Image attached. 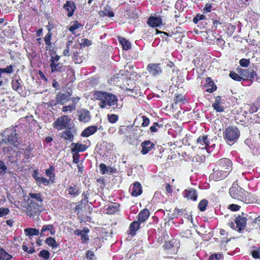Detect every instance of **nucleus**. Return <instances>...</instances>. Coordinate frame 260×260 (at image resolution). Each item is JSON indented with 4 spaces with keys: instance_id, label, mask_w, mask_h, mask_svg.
<instances>
[{
    "instance_id": "1",
    "label": "nucleus",
    "mask_w": 260,
    "mask_h": 260,
    "mask_svg": "<svg viewBox=\"0 0 260 260\" xmlns=\"http://www.w3.org/2000/svg\"><path fill=\"white\" fill-rule=\"evenodd\" d=\"M92 95L96 100L100 101L99 106L104 109L107 106L111 107L117 103V97L107 91L102 90H94L92 91Z\"/></svg>"
},
{
    "instance_id": "2",
    "label": "nucleus",
    "mask_w": 260,
    "mask_h": 260,
    "mask_svg": "<svg viewBox=\"0 0 260 260\" xmlns=\"http://www.w3.org/2000/svg\"><path fill=\"white\" fill-rule=\"evenodd\" d=\"M229 193L233 199L240 200L246 204H252L255 201L254 195L246 191L237 184H233L229 189Z\"/></svg>"
},
{
    "instance_id": "3",
    "label": "nucleus",
    "mask_w": 260,
    "mask_h": 260,
    "mask_svg": "<svg viewBox=\"0 0 260 260\" xmlns=\"http://www.w3.org/2000/svg\"><path fill=\"white\" fill-rule=\"evenodd\" d=\"M240 135V132L236 126H229L223 132V138L229 144L236 143Z\"/></svg>"
},
{
    "instance_id": "4",
    "label": "nucleus",
    "mask_w": 260,
    "mask_h": 260,
    "mask_svg": "<svg viewBox=\"0 0 260 260\" xmlns=\"http://www.w3.org/2000/svg\"><path fill=\"white\" fill-rule=\"evenodd\" d=\"M4 136L5 137V144H11L16 145V143L18 142V134L14 128H7L4 133Z\"/></svg>"
},
{
    "instance_id": "5",
    "label": "nucleus",
    "mask_w": 260,
    "mask_h": 260,
    "mask_svg": "<svg viewBox=\"0 0 260 260\" xmlns=\"http://www.w3.org/2000/svg\"><path fill=\"white\" fill-rule=\"evenodd\" d=\"M71 119L69 117L66 115H63L58 117L53 123V126L57 130H61L67 128L68 126Z\"/></svg>"
},
{
    "instance_id": "6",
    "label": "nucleus",
    "mask_w": 260,
    "mask_h": 260,
    "mask_svg": "<svg viewBox=\"0 0 260 260\" xmlns=\"http://www.w3.org/2000/svg\"><path fill=\"white\" fill-rule=\"evenodd\" d=\"M215 167L222 170L226 171L230 174L233 170V162L229 158H222L216 162Z\"/></svg>"
},
{
    "instance_id": "7",
    "label": "nucleus",
    "mask_w": 260,
    "mask_h": 260,
    "mask_svg": "<svg viewBox=\"0 0 260 260\" xmlns=\"http://www.w3.org/2000/svg\"><path fill=\"white\" fill-rule=\"evenodd\" d=\"M246 221V217L239 216L236 218L235 222H231L229 224L232 229L241 232L245 228Z\"/></svg>"
},
{
    "instance_id": "8",
    "label": "nucleus",
    "mask_w": 260,
    "mask_h": 260,
    "mask_svg": "<svg viewBox=\"0 0 260 260\" xmlns=\"http://www.w3.org/2000/svg\"><path fill=\"white\" fill-rule=\"evenodd\" d=\"M230 174L226 171H223L216 167L213 169V173L210 175V178L217 181L226 178Z\"/></svg>"
},
{
    "instance_id": "9",
    "label": "nucleus",
    "mask_w": 260,
    "mask_h": 260,
    "mask_svg": "<svg viewBox=\"0 0 260 260\" xmlns=\"http://www.w3.org/2000/svg\"><path fill=\"white\" fill-rule=\"evenodd\" d=\"M147 70L150 75L154 77L160 75L162 72L160 63H149L147 66Z\"/></svg>"
},
{
    "instance_id": "10",
    "label": "nucleus",
    "mask_w": 260,
    "mask_h": 260,
    "mask_svg": "<svg viewBox=\"0 0 260 260\" xmlns=\"http://www.w3.org/2000/svg\"><path fill=\"white\" fill-rule=\"evenodd\" d=\"M197 145L199 148L205 149L207 151L209 149L210 141L207 135L203 134L200 136L197 140Z\"/></svg>"
},
{
    "instance_id": "11",
    "label": "nucleus",
    "mask_w": 260,
    "mask_h": 260,
    "mask_svg": "<svg viewBox=\"0 0 260 260\" xmlns=\"http://www.w3.org/2000/svg\"><path fill=\"white\" fill-rule=\"evenodd\" d=\"M77 115L78 120L80 122L86 123L91 119V115L88 110L85 109H81L77 111Z\"/></svg>"
},
{
    "instance_id": "12",
    "label": "nucleus",
    "mask_w": 260,
    "mask_h": 260,
    "mask_svg": "<svg viewBox=\"0 0 260 260\" xmlns=\"http://www.w3.org/2000/svg\"><path fill=\"white\" fill-rule=\"evenodd\" d=\"M72 95V90H68L66 93L59 92L56 96L57 104L63 105L65 103L69 101Z\"/></svg>"
},
{
    "instance_id": "13",
    "label": "nucleus",
    "mask_w": 260,
    "mask_h": 260,
    "mask_svg": "<svg viewBox=\"0 0 260 260\" xmlns=\"http://www.w3.org/2000/svg\"><path fill=\"white\" fill-rule=\"evenodd\" d=\"M240 75L242 76L243 78H244L249 81H253L257 77L256 72L251 69H241Z\"/></svg>"
},
{
    "instance_id": "14",
    "label": "nucleus",
    "mask_w": 260,
    "mask_h": 260,
    "mask_svg": "<svg viewBox=\"0 0 260 260\" xmlns=\"http://www.w3.org/2000/svg\"><path fill=\"white\" fill-rule=\"evenodd\" d=\"M11 86L13 90L18 93L23 92V82L19 77H14L12 78Z\"/></svg>"
},
{
    "instance_id": "15",
    "label": "nucleus",
    "mask_w": 260,
    "mask_h": 260,
    "mask_svg": "<svg viewBox=\"0 0 260 260\" xmlns=\"http://www.w3.org/2000/svg\"><path fill=\"white\" fill-rule=\"evenodd\" d=\"M183 197L187 200H190L193 201H196L198 198V194L195 189L189 188L185 189L182 192Z\"/></svg>"
},
{
    "instance_id": "16",
    "label": "nucleus",
    "mask_w": 260,
    "mask_h": 260,
    "mask_svg": "<svg viewBox=\"0 0 260 260\" xmlns=\"http://www.w3.org/2000/svg\"><path fill=\"white\" fill-rule=\"evenodd\" d=\"M141 146L142 147L141 153L145 155L154 148L155 144L150 140H145L141 143Z\"/></svg>"
},
{
    "instance_id": "17",
    "label": "nucleus",
    "mask_w": 260,
    "mask_h": 260,
    "mask_svg": "<svg viewBox=\"0 0 260 260\" xmlns=\"http://www.w3.org/2000/svg\"><path fill=\"white\" fill-rule=\"evenodd\" d=\"M89 232V230L87 228H84L82 230L77 229L74 231V234L78 236H81V239L82 243H86L88 240V233Z\"/></svg>"
},
{
    "instance_id": "18",
    "label": "nucleus",
    "mask_w": 260,
    "mask_h": 260,
    "mask_svg": "<svg viewBox=\"0 0 260 260\" xmlns=\"http://www.w3.org/2000/svg\"><path fill=\"white\" fill-rule=\"evenodd\" d=\"M63 9L68 11L67 16L69 17L72 16L76 9L75 3L72 1H67L63 5Z\"/></svg>"
},
{
    "instance_id": "19",
    "label": "nucleus",
    "mask_w": 260,
    "mask_h": 260,
    "mask_svg": "<svg viewBox=\"0 0 260 260\" xmlns=\"http://www.w3.org/2000/svg\"><path fill=\"white\" fill-rule=\"evenodd\" d=\"M71 146L72 147L71 149L72 154L84 152L88 148V146L86 145L79 143H72Z\"/></svg>"
},
{
    "instance_id": "20",
    "label": "nucleus",
    "mask_w": 260,
    "mask_h": 260,
    "mask_svg": "<svg viewBox=\"0 0 260 260\" xmlns=\"http://www.w3.org/2000/svg\"><path fill=\"white\" fill-rule=\"evenodd\" d=\"M147 24L152 27H156L162 24V19L160 17L150 16L148 18Z\"/></svg>"
},
{
    "instance_id": "21",
    "label": "nucleus",
    "mask_w": 260,
    "mask_h": 260,
    "mask_svg": "<svg viewBox=\"0 0 260 260\" xmlns=\"http://www.w3.org/2000/svg\"><path fill=\"white\" fill-rule=\"evenodd\" d=\"M51 68V72L52 73L55 72L63 73L66 71L67 67L63 65L62 63H52L50 64Z\"/></svg>"
},
{
    "instance_id": "22",
    "label": "nucleus",
    "mask_w": 260,
    "mask_h": 260,
    "mask_svg": "<svg viewBox=\"0 0 260 260\" xmlns=\"http://www.w3.org/2000/svg\"><path fill=\"white\" fill-rule=\"evenodd\" d=\"M14 64H11L9 66H7L6 68H0V86L3 85V81L2 79L3 74L6 73L8 74H11L14 72Z\"/></svg>"
},
{
    "instance_id": "23",
    "label": "nucleus",
    "mask_w": 260,
    "mask_h": 260,
    "mask_svg": "<svg viewBox=\"0 0 260 260\" xmlns=\"http://www.w3.org/2000/svg\"><path fill=\"white\" fill-rule=\"evenodd\" d=\"M67 190L69 194L74 197L79 196L81 193L80 187L77 184H72L69 186Z\"/></svg>"
},
{
    "instance_id": "24",
    "label": "nucleus",
    "mask_w": 260,
    "mask_h": 260,
    "mask_svg": "<svg viewBox=\"0 0 260 260\" xmlns=\"http://www.w3.org/2000/svg\"><path fill=\"white\" fill-rule=\"evenodd\" d=\"M142 193V186L139 182H136L133 183L132 191H131V195L133 197H138L139 196H140Z\"/></svg>"
},
{
    "instance_id": "25",
    "label": "nucleus",
    "mask_w": 260,
    "mask_h": 260,
    "mask_svg": "<svg viewBox=\"0 0 260 260\" xmlns=\"http://www.w3.org/2000/svg\"><path fill=\"white\" fill-rule=\"evenodd\" d=\"M71 127L67 128V129L60 133V137L66 141L72 142L74 139V136L71 131Z\"/></svg>"
},
{
    "instance_id": "26",
    "label": "nucleus",
    "mask_w": 260,
    "mask_h": 260,
    "mask_svg": "<svg viewBox=\"0 0 260 260\" xmlns=\"http://www.w3.org/2000/svg\"><path fill=\"white\" fill-rule=\"evenodd\" d=\"M97 130L98 127L96 125L88 126L82 131L81 136L83 137H88L95 133Z\"/></svg>"
},
{
    "instance_id": "27",
    "label": "nucleus",
    "mask_w": 260,
    "mask_h": 260,
    "mask_svg": "<svg viewBox=\"0 0 260 260\" xmlns=\"http://www.w3.org/2000/svg\"><path fill=\"white\" fill-rule=\"evenodd\" d=\"M221 96H217L216 97L215 102L212 105V107L217 112H222L224 110V107L221 105Z\"/></svg>"
},
{
    "instance_id": "28",
    "label": "nucleus",
    "mask_w": 260,
    "mask_h": 260,
    "mask_svg": "<svg viewBox=\"0 0 260 260\" xmlns=\"http://www.w3.org/2000/svg\"><path fill=\"white\" fill-rule=\"evenodd\" d=\"M118 40L124 50L127 51L132 48L131 42L123 37H118Z\"/></svg>"
},
{
    "instance_id": "29",
    "label": "nucleus",
    "mask_w": 260,
    "mask_h": 260,
    "mask_svg": "<svg viewBox=\"0 0 260 260\" xmlns=\"http://www.w3.org/2000/svg\"><path fill=\"white\" fill-rule=\"evenodd\" d=\"M29 197L32 200H34V202H37L36 204L38 207L40 206H41V207H42L41 205L42 204L43 199H42V195L41 193L30 192L29 193Z\"/></svg>"
},
{
    "instance_id": "30",
    "label": "nucleus",
    "mask_w": 260,
    "mask_h": 260,
    "mask_svg": "<svg viewBox=\"0 0 260 260\" xmlns=\"http://www.w3.org/2000/svg\"><path fill=\"white\" fill-rule=\"evenodd\" d=\"M140 223L137 221L132 222L129 226L128 233L132 236H134L136 234V232L140 229Z\"/></svg>"
},
{
    "instance_id": "31",
    "label": "nucleus",
    "mask_w": 260,
    "mask_h": 260,
    "mask_svg": "<svg viewBox=\"0 0 260 260\" xmlns=\"http://www.w3.org/2000/svg\"><path fill=\"white\" fill-rule=\"evenodd\" d=\"M46 231H49L51 235H54L55 234L54 226L52 224L44 225L42 226L40 233L41 236H43Z\"/></svg>"
},
{
    "instance_id": "32",
    "label": "nucleus",
    "mask_w": 260,
    "mask_h": 260,
    "mask_svg": "<svg viewBox=\"0 0 260 260\" xmlns=\"http://www.w3.org/2000/svg\"><path fill=\"white\" fill-rule=\"evenodd\" d=\"M82 26V25L81 23H80L78 21L75 20L71 22L68 29L73 35H75V30L80 28Z\"/></svg>"
},
{
    "instance_id": "33",
    "label": "nucleus",
    "mask_w": 260,
    "mask_h": 260,
    "mask_svg": "<svg viewBox=\"0 0 260 260\" xmlns=\"http://www.w3.org/2000/svg\"><path fill=\"white\" fill-rule=\"evenodd\" d=\"M99 14L102 17L108 16L109 17H113L114 16V12L110 10V8L109 6L105 7L103 10L100 11Z\"/></svg>"
},
{
    "instance_id": "34",
    "label": "nucleus",
    "mask_w": 260,
    "mask_h": 260,
    "mask_svg": "<svg viewBox=\"0 0 260 260\" xmlns=\"http://www.w3.org/2000/svg\"><path fill=\"white\" fill-rule=\"evenodd\" d=\"M51 36H52V33L51 32L50 29H49V31L48 33L46 35L45 37H44V41L46 44V50H50L51 47Z\"/></svg>"
},
{
    "instance_id": "35",
    "label": "nucleus",
    "mask_w": 260,
    "mask_h": 260,
    "mask_svg": "<svg viewBox=\"0 0 260 260\" xmlns=\"http://www.w3.org/2000/svg\"><path fill=\"white\" fill-rule=\"evenodd\" d=\"M174 103L176 105L179 104V103H182L183 104L187 102V100L185 96V95H183L181 94H175L174 98Z\"/></svg>"
},
{
    "instance_id": "36",
    "label": "nucleus",
    "mask_w": 260,
    "mask_h": 260,
    "mask_svg": "<svg viewBox=\"0 0 260 260\" xmlns=\"http://www.w3.org/2000/svg\"><path fill=\"white\" fill-rule=\"evenodd\" d=\"M45 243L50 247H52V249H56L58 246V244L57 243L55 240L51 237L47 238L45 240Z\"/></svg>"
},
{
    "instance_id": "37",
    "label": "nucleus",
    "mask_w": 260,
    "mask_h": 260,
    "mask_svg": "<svg viewBox=\"0 0 260 260\" xmlns=\"http://www.w3.org/2000/svg\"><path fill=\"white\" fill-rule=\"evenodd\" d=\"M206 82L208 83V85L211 87L208 88L206 91L209 93H212L215 91L217 89L216 85L215 84L214 82L211 80V78L208 77L206 79Z\"/></svg>"
},
{
    "instance_id": "38",
    "label": "nucleus",
    "mask_w": 260,
    "mask_h": 260,
    "mask_svg": "<svg viewBox=\"0 0 260 260\" xmlns=\"http://www.w3.org/2000/svg\"><path fill=\"white\" fill-rule=\"evenodd\" d=\"M24 233L26 236H37L39 234V230L35 228H26L24 230Z\"/></svg>"
},
{
    "instance_id": "39",
    "label": "nucleus",
    "mask_w": 260,
    "mask_h": 260,
    "mask_svg": "<svg viewBox=\"0 0 260 260\" xmlns=\"http://www.w3.org/2000/svg\"><path fill=\"white\" fill-rule=\"evenodd\" d=\"M185 7V3L182 0H178L176 1L175 5V8L179 11V13L183 11Z\"/></svg>"
},
{
    "instance_id": "40",
    "label": "nucleus",
    "mask_w": 260,
    "mask_h": 260,
    "mask_svg": "<svg viewBox=\"0 0 260 260\" xmlns=\"http://www.w3.org/2000/svg\"><path fill=\"white\" fill-rule=\"evenodd\" d=\"M12 256L7 253L4 249L0 248V260H10Z\"/></svg>"
},
{
    "instance_id": "41",
    "label": "nucleus",
    "mask_w": 260,
    "mask_h": 260,
    "mask_svg": "<svg viewBox=\"0 0 260 260\" xmlns=\"http://www.w3.org/2000/svg\"><path fill=\"white\" fill-rule=\"evenodd\" d=\"M150 212H139L138 217V222H144L149 216Z\"/></svg>"
},
{
    "instance_id": "42",
    "label": "nucleus",
    "mask_w": 260,
    "mask_h": 260,
    "mask_svg": "<svg viewBox=\"0 0 260 260\" xmlns=\"http://www.w3.org/2000/svg\"><path fill=\"white\" fill-rule=\"evenodd\" d=\"M164 219L166 220H170L174 219L178 215H179V212H164Z\"/></svg>"
},
{
    "instance_id": "43",
    "label": "nucleus",
    "mask_w": 260,
    "mask_h": 260,
    "mask_svg": "<svg viewBox=\"0 0 260 260\" xmlns=\"http://www.w3.org/2000/svg\"><path fill=\"white\" fill-rule=\"evenodd\" d=\"M208 205V201L206 199H203L199 202L198 208L200 211H204Z\"/></svg>"
},
{
    "instance_id": "44",
    "label": "nucleus",
    "mask_w": 260,
    "mask_h": 260,
    "mask_svg": "<svg viewBox=\"0 0 260 260\" xmlns=\"http://www.w3.org/2000/svg\"><path fill=\"white\" fill-rule=\"evenodd\" d=\"M220 205L217 202H210L208 205V208L210 210H214V211H217L220 210Z\"/></svg>"
},
{
    "instance_id": "45",
    "label": "nucleus",
    "mask_w": 260,
    "mask_h": 260,
    "mask_svg": "<svg viewBox=\"0 0 260 260\" xmlns=\"http://www.w3.org/2000/svg\"><path fill=\"white\" fill-rule=\"evenodd\" d=\"M76 106L75 104H72L71 105L63 106L62 108V111L64 113H67L68 112H72L76 110Z\"/></svg>"
},
{
    "instance_id": "46",
    "label": "nucleus",
    "mask_w": 260,
    "mask_h": 260,
    "mask_svg": "<svg viewBox=\"0 0 260 260\" xmlns=\"http://www.w3.org/2000/svg\"><path fill=\"white\" fill-rule=\"evenodd\" d=\"M37 179L38 180L36 183L39 186H40L41 184H43L45 186H47L49 184V180L46 178L41 177L40 178H37Z\"/></svg>"
},
{
    "instance_id": "47",
    "label": "nucleus",
    "mask_w": 260,
    "mask_h": 260,
    "mask_svg": "<svg viewBox=\"0 0 260 260\" xmlns=\"http://www.w3.org/2000/svg\"><path fill=\"white\" fill-rule=\"evenodd\" d=\"M251 254L254 258L260 259V247H253L251 251Z\"/></svg>"
},
{
    "instance_id": "48",
    "label": "nucleus",
    "mask_w": 260,
    "mask_h": 260,
    "mask_svg": "<svg viewBox=\"0 0 260 260\" xmlns=\"http://www.w3.org/2000/svg\"><path fill=\"white\" fill-rule=\"evenodd\" d=\"M162 124H159L158 122H155L150 127V130L151 133H154L157 132L159 128H162Z\"/></svg>"
},
{
    "instance_id": "49",
    "label": "nucleus",
    "mask_w": 260,
    "mask_h": 260,
    "mask_svg": "<svg viewBox=\"0 0 260 260\" xmlns=\"http://www.w3.org/2000/svg\"><path fill=\"white\" fill-rule=\"evenodd\" d=\"M39 256L44 260H48L50 257V253L47 250H42L39 252Z\"/></svg>"
},
{
    "instance_id": "50",
    "label": "nucleus",
    "mask_w": 260,
    "mask_h": 260,
    "mask_svg": "<svg viewBox=\"0 0 260 260\" xmlns=\"http://www.w3.org/2000/svg\"><path fill=\"white\" fill-rule=\"evenodd\" d=\"M229 76L232 79L237 81H241L243 79L242 76L241 77L234 71H231L230 73Z\"/></svg>"
},
{
    "instance_id": "51",
    "label": "nucleus",
    "mask_w": 260,
    "mask_h": 260,
    "mask_svg": "<svg viewBox=\"0 0 260 260\" xmlns=\"http://www.w3.org/2000/svg\"><path fill=\"white\" fill-rule=\"evenodd\" d=\"M119 117L117 115L112 114L111 115H108V121L111 123H115L118 120Z\"/></svg>"
},
{
    "instance_id": "52",
    "label": "nucleus",
    "mask_w": 260,
    "mask_h": 260,
    "mask_svg": "<svg viewBox=\"0 0 260 260\" xmlns=\"http://www.w3.org/2000/svg\"><path fill=\"white\" fill-rule=\"evenodd\" d=\"M119 207V204L117 203H112L108 206L107 209L111 211H118Z\"/></svg>"
},
{
    "instance_id": "53",
    "label": "nucleus",
    "mask_w": 260,
    "mask_h": 260,
    "mask_svg": "<svg viewBox=\"0 0 260 260\" xmlns=\"http://www.w3.org/2000/svg\"><path fill=\"white\" fill-rule=\"evenodd\" d=\"M222 255L220 253H214L211 254L208 260H222Z\"/></svg>"
},
{
    "instance_id": "54",
    "label": "nucleus",
    "mask_w": 260,
    "mask_h": 260,
    "mask_svg": "<svg viewBox=\"0 0 260 260\" xmlns=\"http://www.w3.org/2000/svg\"><path fill=\"white\" fill-rule=\"evenodd\" d=\"M239 64L242 67H247L250 64V60L242 58L239 61Z\"/></svg>"
},
{
    "instance_id": "55",
    "label": "nucleus",
    "mask_w": 260,
    "mask_h": 260,
    "mask_svg": "<svg viewBox=\"0 0 260 260\" xmlns=\"http://www.w3.org/2000/svg\"><path fill=\"white\" fill-rule=\"evenodd\" d=\"M54 170V167L52 166H51L49 169H46L45 171L46 175L49 177L50 179H51L52 177H54V175L52 173Z\"/></svg>"
},
{
    "instance_id": "56",
    "label": "nucleus",
    "mask_w": 260,
    "mask_h": 260,
    "mask_svg": "<svg viewBox=\"0 0 260 260\" xmlns=\"http://www.w3.org/2000/svg\"><path fill=\"white\" fill-rule=\"evenodd\" d=\"M89 196V192L88 191H84L82 193V197H83L81 200L82 204H86L88 202V199Z\"/></svg>"
},
{
    "instance_id": "57",
    "label": "nucleus",
    "mask_w": 260,
    "mask_h": 260,
    "mask_svg": "<svg viewBox=\"0 0 260 260\" xmlns=\"http://www.w3.org/2000/svg\"><path fill=\"white\" fill-rule=\"evenodd\" d=\"M240 206L237 204H232L229 206L228 209L231 210L232 211H238L240 209Z\"/></svg>"
},
{
    "instance_id": "58",
    "label": "nucleus",
    "mask_w": 260,
    "mask_h": 260,
    "mask_svg": "<svg viewBox=\"0 0 260 260\" xmlns=\"http://www.w3.org/2000/svg\"><path fill=\"white\" fill-rule=\"evenodd\" d=\"M142 118L143 119V122L141 124V126L142 127L148 126L150 123L149 119L146 116H142Z\"/></svg>"
},
{
    "instance_id": "59",
    "label": "nucleus",
    "mask_w": 260,
    "mask_h": 260,
    "mask_svg": "<svg viewBox=\"0 0 260 260\" xmlns=\"http://www.w3.org/2000/svg\"><path fill=\"white\" fill-rule=\"evenodd\" d=\"M92 44L91 41L87 39H81V46L83 47L89 46Z\"/></svg>"
},
{
    "instance_id": "60",
    "label": "nucleus",
    "mask_w": 260,
    "mask_h": 260,
    "mask_svg": "<svg viewBox=\"0 0 260 260\" xmlns=\"http://www.w3.org/2000/svg\"><path fill=\"white\" fill-rule=\"evenodd\" d=\"M128 130V126L125 125H121L119 128L118 134L120 135L124 134Z\"/></svg>"
},
{
    "instance_id": "61",
    "label": "nucleus",
    "mask_w": 260,
    "mask_h": 260,
    "mask_svg": "<svg viewBox=\"0 0 260 260\" xmlns=\"http://www.w3.org/2000/svg\"><path fill=\"white\" fill-rule=\"evenodd\" d=\"M60 56L56 54L55 56H51L50 60V64H51L52 63H57L58 61L60 59Z\"/></svg>"
},
{
    "instance_id": "62",
    "label": "nucleus",
    "mask_w": 260,
    "mask_h": 260,
    "mask_svg": "<svg viewBox=\"0 0 260 260\" xmlns=\"http://www.w3.org/2000/svg\"><path fill=\"white\" fill-rule=\"evenodd\" d=\"M212 4L209 3H207L205 4L204 8H203L204 13L210 12L212 10Z\"/></svg>"
},
{
    "instance_id": "63",
    "label": "nucleus",
    "mask_w": 260,
    "mask_h": 260,
    "mask_svg": "<svg viewBox=\"0 0 260 260\" xmlns=\"http://www.w3.org/2000/svg\"><path fill=\"white\" fill-rule=\"evenodd\" d=\"M100 172L102 175L106 174L107 171V167L105 164L101 163L99 166Z\"/></svg>"
},
{
    "instance_id": "64",
    "label": "nucleus",
    "mask_w": 260,
    "mask_h": 260,
    "mask_svg": "<svg viewBox=\"0 0 260 260\" xmlns=\"http://www.w3.org/2000/svg\"><path fill=\"white\" fill-rule=\"evenodd\" d=\"M257 110L258 108L254 104L250 105V108L249 109V112L250 113H255L257 111Z\"/></svg>"
}]
</instances>
